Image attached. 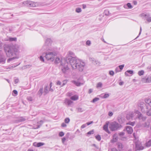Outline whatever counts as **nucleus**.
Here are the masks:
<instances>
[{"label":"nucleus","instance_id":"nucleus-1","mask_svg":"<svg viewBox=\"0 0 151 151\" xmlns=\"http://www.w3.org/2000/svg\"><path fill=\"white\" fill-rule=\"evenodd\" d=\"M45 46H43L42 49L46 51L43 53V56L47 60L53 61L57 55L56 49L55 48H45Z\"/></svg>","mask_w":151,"mask_h":151},{"label":"nucleus","instance_id":"nucleus-2","mask_svg":"<svg viewBox=\"0 0 151 151\" xmlns=\"http://www.w3.org/2000/svg\"><path fill=\"white\" fill-rule=\"evenodd\" d=\"M7 57H10L17 55L19 52V46L18 45L7 46L4 48Z\"/></svg>","mask_w":151,"mask_h":151},{"label":"nucleus","instance_id":"nucleus-3","mask_svg":"<svg viewBox=\"0 0 151 151\" xmlns=\"http://www.w3.org/2000/svg\"><path fill=\"white\" fill-rule=\"evenodd\" d=\"M73 63L70 64L71 67L73 69H77L79 71H82L84 69L85 64L83 62H82L78 59Z\"/></svg>","mask_w":151,"mask_h":151},{"label":"nucleus","instance_id":"nucleus-4","mask_svg":"<svg viewBox=\"0 0 151 151\" xmlns=\"http://www.w3.org/2000/svg\"><path fill=\"white\" fill-rule=\"evenodd\" d=\"M78 59L75 55L74 53L72 51H70L68 52V56L65 58H64V61H66L69 63L71 64V63L76 62V61Z\"/></svg>","mask_w":151,"mask_h":151},{"label":"nucleus","instance_id":"nucleus-5","mask_svg":"<svg viewBox=\"0 0 151 151\" xmlns=\"http://www.w3.org/2000/svg\"><path fill=\"white\" fill-rule=\"evenodd\" d=\"M109 128L111 131H117L120 129L122 126L116 122L110 123L109 125Z\"/></svg>","mask_w":151,"mask_h":151},{"label":"nucleus","instance_id":"nucleus-6","mask_svg":"<svg viewBox=\"0 0 151 151\" xmlns=\"http://www.w3.org/2000/svg\"><path fill=\"white\" fill-rule=\"evenodd\" d=\"M64 63H63L62 60L61 62V65L60 66V68L61 69L62 72L64 74H65L68 71L69 68L68 66V64L69 63L66 61H64V59L63 60Z\"/></svg>","mask_w":151,"mask_h":151},{"label":"nucleus","instance_id":"nucleus-7","mask_svg":"<svg viewBox=\"0 0 151 151\" xmlns=\"http://www.w3.org/2000/svg\"><path fill=\"white\" fill-rule=\"evenodd\" d=\"M136 114H137V116L139 119L144 121L146 119V117L144 116L139 111L137 110L135 111V115Z\"/></svg>","mask_w":151,"mask_h":151},{"label":"nucleus","instance_id":"nucleus-8","mask_svg":"<svg viewBox=\"0 0 151 151\" xmlns=\"http://www.w3.org/2000/svg\"><path fill=\"white\" fill-rule=\"evenodd\" d=\"M142 81L144 83H149L151 82V76H149L143 78Z\"/></svg>","mask_w":151,"mask_h":151},{"label":"nucleus","instance_id":"nucleus-9","mask_svg":"<svg viewBox=\"0 0 151 151\" xmlns=\"http://www.w3.org/2000/svg\"><path fill=\"white\" fill-rule=\"evenodd\" d=\"M135 115V112H130L127 114L126 116V118L127 120H130L133 118L134 115Z\"/></svg>","mask_w":151,"mask_h":151},{"label":"nucleus","instance_id":"nucleus-10","mask_svg":"<svg viewBox=\"0 0 151 151\" xmlns=\"http://www.w3.org/2000/svg\"><path fill=\"white\" fill-rule=\"evenodd\" d=\"M52 42V40L50 38L47 39L45 41V45L44 46H45V48L46 47H48V48H50L49 47L51 45Z\"/></svg>","mask_w":151,"mask_h":151},{"label":"nucleus","instance_id":"nucleus-11","mask_svg":"<svg viewBox=\"0 0 151 151\" xmlns=\"http://www.w3.org/2000/svg\"><path fill=\"white\" fill-rule=\"evenodd\" d=\"M146 110H145V111L143 112L146 113L147 115L148 116H151V107L146 106L145 107Z\"/></svg>","mask_w":151,"mask_h":151},{"label":"nucleus","instance_id":"nucleus-12","mask_svg":"<svg viewBox=\"0 0 151 151\" xmlns=\"http://www.w3.org/2000/svg\"><path fill=\"white\" fill-rule=\"evenodd\" d=\"M145 105H146V104L144 102H140L138 104V106L140 107L141 110L142 112L145 111L144 109V107Z\"/></svg>","mask_w":151,"mask_h":151},{"label":"nucleus","instance_id":"nucleus-13","mask_svg":"<svg viewBox=\"0 0 151 151\" xmlns=\"http://www.w3.org/2000/svg\"><path fill=\"white\" fill-rule=\"evenodd\" d=\"M30 7H35L39 6L40 5V4L37 2H35L30 1Z\"/></svg>","mask_w":151,"mask_h":151},{"label":"nucleus","instance_id":"nucleus-14","mask_svg":"<svg viewBox=\"0 0 151 151\" xmlns=\"http://www.w3.org/2000/svg\"><path fill=\"white\" fill-rule=\"evenodd\" d=\"M109 123L106 122L105 124L103 126V129L107 133L110 134V132L108 129V125Z\"/></svg>","mask_w":151,"mask_h":151},{"label":"nucleus","instance_id":"nucleus-15","mask_svg":"<svg viewBox=\"0 0 151 151\" xmlns=\"http://www.w3.org/2000/svg\"><path fill=\"white\" fill-rule=\"evenodd\" d=\"M126 130L128 133L129 134H132L133 131L132 127L129 126H127L126 127Z\"/></svg>","mask_w":151,"mask_h":151},{"label":"nucleus","instance_id":"nucleus-16","mask_svg":"<svg viewBox=\"0 0 151 151\" xmlns=\"http://www.w3.org/2000/svg\"><path fill=\"white\" fill-rule=\"evenodd\" d=\"M6 58L4 56L0 55V64H3L5 63Z\"/></svg>","mask_w":151,"mask_h":151},{"label":"nucleus","instance_id":"nucleus-17","mask_svg":"<svg viewBox=\"0 0 151 151\" xmlns=\"http://www.w3.org/2000/svg\"><path fill=\"white\" fill-rule=\"evenodd\" d=\"M72 83H73L76 86H81V85L83 84L82 83H80L79 82V79L77 80V81H71Z\"/></svg>","mask_w":151,"mask_h":151},{"label":"nucleus","instance_id":"nucleus-18","mask_svg":"<svg viewBox=\"0 0 151 151\" xmlns=\"http://www.w3.org/2000/svg\"><path fill=\"white\" fill-rule=\"evenodd\" d=\"M45 145V143L43 142H34L33 143V145L34 146L39 147L40 146H42Z\"/></svg>","mask_w":151,"mask_h":151},{"label":"nucleus","instance_id":"nucleus-19","mask_svg":"<svg viewBox=\"0 0 151 151\" xmlns=\"http://www.w3.org/2000/svg\"><path fill=\"white\" fill-rule=\"evenodd\" d=\"M73 103V101L67 99H66L65 101V103L67 104L68 106H70V105Z\"/></svg>","mask_w":151,"mask_h":151},{"label":"nucleus","instance_id":"nucleus-20","mask_svg":"<svg viewBox=\"0 0 151 151\" xmlns=\"http://www.w3.org/2000/svg\"><path fill=\"white\" fill-rule=\"evenodd\" d=\"M136 150H143L144 149V147L139 145L136 144Z\"/></svg>","mask_w":151,"mask_h":151},{"label":"nucleus","instance_id":"nucleus-21","mask_svg":"<svg viewBox=\"0 0 151 151\" xmlns=\"http://www.w3.org/2000/svg\"><path fill=\"white\" fill-rule=\"evenodd\" d=\"M30 1H24L23 2V4L24 6H27L30 7Z\"/></svg>","mask_w":151,"mask_h":151},{"label":"nucleus","instance_id":"nucleus-22","mask_svg":"<svg viewBox=\"0 0 151 151\" xmlns=\"http://www.w3.org/2000/svg\"><path fill=\"white\" fill-rule=\"evenodd\" d=\"M118 121L120 124H122L125 122V118L123 117L119 118L118 119Z\"/></svg>","mask_w":151,"mask_h":151},{"label":"nucleus","instance_id":"nucleus-23","mask_svg":"<svg viewBox=\"0 0 151 151\" xmlns=\"http://www.w3.org/2000/svg\"><path fill=\"white\" fill-rule=\"evenodd\" d=\"M70 99L72 100L76 101L78 99V96L77 95H75L71 96Z\"/></svg>","mask_w":151,"mask_h":151},{"label":"nucleus","instance_id":"nucleus-24","mask_svg":"<svg viewBox=\"0 0 151 151\" xmlns=\"http://www.w3.org/2000/svg\"><path fill=\"white\" fill-rule=\"evenodd\" d=\"M133 71L132 70H127L125 73V75L126 76H129L128 73L132 74L133 73Z\"/></svg>","mask_w":151,"mask_h":151},{"label":"nucleus","instance_id":"nucleus-25","mask_svg":"<svg viewBox=\"0 0 151 151\" xmlns=\"http://www.w3.org/2000/svg\"><path fill=\"white\" fill-rule=\"evenodd\" d=\"M48 86H45L44 90V95H45L47 94L48 92Z\"/></svg>","mask_w":151,"mask_h":151},{"label":"nucleus","instance_id":"nucleus-26","mask_svg":"<svg viewBox=\"0 0 151 151\" xmlns=\"http://www.w3.org/2000/svg\"><path fill=\"white\" fill-rule=\"evenodd\" d=\"M27 120V119L24 118L23 117H20L18 120V121L19 122H24Z\"/></svg>","mask_w":151,"mask_h":151},{"label":"nucleus","instance_id":"nucleus-27","mask_svg":"<svg viewBox=\"0 0 151 151\" xmlns=\"http://www.w3.org/2000/svg\"><path fill=\"white\" fill-rule=\"evenodd\" d=\"M43 88H40L37 93V94L39 95V96L40 97L42 95L43 93Z\"/></svg>","mask_w":151,"mask_h":151},{"label":"nucleus","instance_id":"nucleus-28","mask_svg":"<svg viewBox=\"0 0 151 151\" xmlns=\"http://www.w3.org/2000/svg\"><path fill=\"white\" fill-rule=\"evenodd\" d=\"M77 112H82L84 111V110L81 108H77L76 109Z\"/></svg>","mask_w":151,"mask_h":151},{"label":"nucleus","instance_id":"nucleus-29","mask_svg":"<svg viewBox=\"0 0 151 151\" xmlns=\"http://www.w3.org/2000/svg\"><path fill=\"white\" fill-rule=\"evenodd\" d=\"M146 146L147 147H149L151 146V139L150 140L145 144Z\"/></svg>","mask_w":151,"mask_h":151},{"label":"nucleus","instance_id":"nucleus-30","mask_svg":"<svg viewBox=\"0 0 151 151\" xmlns=\"http://www.w3.org/2000/svg\"><path fill=\"white\" fill-rule=\"evenodd\" d=\"M95 137L96 139L98 141H100L101 140V138L100 135L98 134V135H96L95 136Z\"/></svg>","mask_w":151,"mask_h":151},{"label":"nucleus","instance_id":"nucleus-31","mask_svg":"<svg viewBox=\"0 0 151 151\" xmlns=\"http://www.w3.org/2000/svg\"><path fill=\"white\" fill-rule=\"evenodd\" d=\"M9 40L10 41H16L17 38L16 37H10Z\"/></svg>","mask_w":151,"mask_h":151},{"label":"nucleus","instance_id":"nucleus-32","mask_svg":"<svg viewBox=\"0 0 151 151\" xmlns=\"http://www.w3.org/2000/svg\"><path fill=\"white\" fill-rule=\"evenodd\" d=\"M135 124V122H129L127 123L126 124L127 125H130L132 126H134V124Z\"/></svg>","mask_w":151,"mask_h":151},{"label":"nucleus","instance_id":"nucleus-33","mask_svg":"<svg viewBox=\"0 0 151 151\" xmlns=\"http://www.w3.org/2000/svg\"><path fill=\"white\" fill-rule=\"evenodd\" d=\"M145 101L146 104H149V103H150V102H151V99H146L145 100Z\"/></svg>","mask_w":151,"mask_h":151},{"label":"nucleus","instance_id":"nucleus-34","mask_svg":"<svg viewBox=\"0 0 151 151\" xmlns=\"http://www.w3.org/2000/svg\"><path fill=\"white\" fill-rule=\"evenodd\" d=\"M64 121L66 123H68L70 121V119L69 118H66L64 120Z\"/></svg>","mask_w":151,"mask_h":151},{"label":"nucleus","instance_id":"nucleus-35","mask_svg":"<svg viewBox=\"0 0 151 151\" xmlns=\"http://www.w3.org/2000/svg\"><path fill=\"white\" fill-rule=\"evenodd\" d=\"M142 16L145 17L147 20V18H148L150 16V14H142Z\"/></svg>","mask_w":151,"mask_h":151},{"label":"nucleus","instance_id":"nucleus-36","mask_svg":"<svg viewBox=\"0 0 151 151\" xmlns=\"http://www.w3.org/2000/svg\"><path fill=\"white\" fill-rule=\"evenodd\" d=\"M60 59L59 58H57L55 60V63L56 64L59 63L60 61Z\"/></svg>","mask_w":151,"mask_h":151},{"label":"nucleus","instance_id":"nucleus-37","mask_svg":"<svg viewBox=\"0 0 151 151\" xmlns=\"http://www.w3.org/2000/svg\"><path fill=\"white\" fill-rule=\"evenodd\" d=\"M15 59H18V58L17 57H14L12 58H9L8 59L7 62H9Z\"/></svg>","mask_w":151,"mask_h":151},{"label":"nucleus","instance_id":"nucleus-38","mask_svg":"<svg viewBox=\"0 0 151 151\" xmlns=\"http://www.w3.org/2000/svg\"><path fill=\"white\" fill-rule=\"evenodd\" d=\"M144 71L142 70L139 71L138 73V74L139 76L143 75L144 74Z\"/></svg>","mask_w":151,"mask_h":151},{"label":"nucleus","instance_id":"nucleus-39","mask_svg":"<svg viewBox=\"0 0 151 151\" xmlns=\"http://www.w3.org/2000/svg\"><path fill=\"white\" fill-rule=\"evenodd\" d=\"M44 56H43V53L41 56H40V60L43 62H44Z\"/></svg>","mask_w":151,"mask_h":151},{"label":"nucleus","instance_id":"nucleus-40","mask_svg":"<svg viewBox=\"0 0 151 151\" xmlns=\"http://www.w3.org/2000/svg\"><path fill=\"white\" fill-rule=\"evenodd\" d=\"M28 101H33L32 98L31 96H28L27 98Z\"/></svg>","mask_w":151,"mask_h":151},{"label":"nucleus","instance_id":"nucleus-41","mask_svg":"<svg viewBox=\"0 0 151 151\" xmlns=\"http://www.w3.org/2000/svg\"><path fill=\"white\" fill-rule=\"evenodd\" d=\"M76 11L77 13H79L81 11V9L80 8H77L76 9Z\"/></svg>","mask_w":151,"mask_h":151},{"label":"nucleus","instance_id":"nucleus-42","mask_svg":"<svg viewBox=\"0 0 151 151\" xmlns=\"http://www.w3.org/2000/svg\"><path fill=\"white\" fill-rule=\"evenodd\" d=\"M67 95L68 96L70 97L73 96V93L72 92H68L67 93Z\"/></svg>","mask_w":151,"mask_h":151},{"label":"nucleus","instance_id":"nucleus-43","mask_svg":"<svg viewBox=\"0 0 151 151\" xmlns=\"http://www.w3.org/2000/svg\"><path fill=\"white\" fill-rule=\"evenodd\" d=\"M99 100V98H95L93 99L92 100V102L93 103H94L97 101H98Z\"/></svg>","mask_w":151,"mask_h":151},{"label":"nucleus","instance_id":"nucleus-44","mask_svg":"<svg viewBox=\"0 0 151 151\" xmlns=\"http://www.w3.org/2000/svg\"><path fill=\"white\" fill-rule=\"evenodd\" d=\"M127 6L129 9H131L132 7V5L130 3H128L127 4Z\"/></svg>","mask_w":151,"mask_h":151},{"label":"nucleus","instance_id":"nucleus-45","mask_svg":"<svg viewBox=\"0 0 151 151\" xmlns=\"http://www.w3.org/2000/svg\"><path fill=\"white\" fill-rule=\"evenodd\" d=\"M118 147L119 149H122L123 148V145L122 143H119L118 144Z\"/></svg>","mask_w":151,"mask_h":151},{"label":"nucleus","instance_id":"nucleus-46","mask_svg":"<svg viewBox=\"0 0 151 151\" xmlns=\"http://www.w3.org/2000/svg\"><path fill=\"white\" fill-rule=\"evenodd\" d=\"M102 84L101 82H99L98 83L97 86V88L101 87Z\"/></svg>","mask_w":151,"mask_h":151},{"label":"nucleus","instance_id":"nucleus-47","mask_svg":"<svg viewBox=\"0 0 151 151\" xmlns=\"http://www.w3.org/2000/svg\"><path fill=\"white\" fill-rule=\"evenodd\" d=\"M94 133V131L93 130H91L88 132L87 133L88 134H93Z\"/></svg>","mask_w":151,"mask_h":151},{"label":"nucleus","instance_id":"nucleus-48","mask_svg":"<svg viewBox=\"0 0 151 151\" xmlns=\"http://www.w3.org/2000/svg\"><path fill=\"white\" fill-rule=\"evenodd\" d=\"M114 72L112 70H110L109 71V74L111 76H113L114 75Z\"/></svg>","mask_w":151,"mask_h":151},{"label":"nucleus","instance_id":"nucleus-49","mask_svg":"<svg viewBox=\"0 0 151 151\" xmlns=\"http://www.w3.org/2000/svg\"><path fill=\"white\" fill-rule=\"evenodd\" d=\"M124 64L120 65L119 66V68L120 70H122L124 67Z\"/></svg>","mask_w":151,"mask_h":151},{"label":"nucleus","instance_id":"nucleus-50","mask_svg":"<svg viewBox=\"0 0 151 151\" xmlns=\"http://www.w3.org/2000/svg\"><path fill=\"white\" fill-rule=\"evenodd\" d=\"M64 134L63 132H60L59 134V136L60 137H62L64 135Z\"/></svg>","mask_w":151,"mask_h":151},{"label":"nucleus","instance_id":"nucleus-51","mask_svg":"<svg viewBox=\"0 0 151 151\" xmlns=\"http://www.w3.org/2000/svg\"><path fill=\"white\" fill-rule=\"evenodd\" d=\"M109 96V95L108 94H105L103 96L104 98H108Z\"/></svg>","mask_w":151,"mask_h":151},{"label":"nucleus","instance_id":"nucleus-52","mask_svg":"<svg viewBox=\"0 0 151 151\" xmlns=\"http://www.w3.org/2000/svg\"><path fill=\"white\" fill-rule=\"evenodd\" d=\"M86 123L83 124L81 127V128L83 129L86 127L87 126Z\"/></svg>","mask_w":151,"mask_h":151},{"label":"nucleus","instance_id":"nucleus-53","mask_svg":"<svg viewBox=\"0 0 151 151\" xmlns=\"http://www.w3.org/2000/svg\"><path fill=\"white\" fill-rule=\"evenodd\" d=\"M13 92L15 94V95H14V96H15L16 95H17L18 94V92L16 90H14L13 91Z\"/></svg>","mask_w":151,"mask_h":151},{"label":"nucleus","instance_id":"nucleus-54","mask_svg":"<svg viewBox=\"0 0 151 151\" xmlns=\"http://www.w3.org/2000/svg\"><path fill=\"white\" fill-rule=\"evenodd\" d=\"M115 71L116 73L121 71L120 70H119V68L118 67L116 68L115 69Z\"/></svg>","mask_w":151,"mask_h":151},{"label":"nucleus","instance_id":"nucleus-55","mask_svg":"<svg viewBox=\"0 0 151 151\" xmlns=\"http://www.w3.org/2000/svg\"><path fill=\"white\" fill-rule=\"evenodd\" d=\"M142 28L141 27H140V31H139V35H138L136 37V39H137V38L138 37H139V36L141 34V32H142Z\"/></svg>","mask_w":151,"mask_h":151},{"label":"nucleus","instance_id":"nucleus-56","mask_svg":"<svg viewBox=\"0 0 151 151\" xmlns=\"http://www.w3.org/2000/svg\"><path fill=\"white\" fill-rule=\"evenodd\" d=\"M61 126L62 127H66L67 125L64 123H63L62 124Z\"/></svg>","mask_w":151,"mask_h":151},{"label":"nucleus","instance_id":"nucleus-57","mask_svg":"<svg viewBox=\"0 0 151 151\" xmlns=\"http://www.w3.org/2000/svg\"><path fill=\"white\" fill-rule=\"evenodd\" d=\"M105 15H109V12L107 10H105L104 11Z\"/></svg>","mask_w":151,"mask_h":151},{"label":"nucleus","instance_id":"nucleus-58","mask_svg":"<svg viewBox=\"0 0 151 151\" xmlns=\"http://www.w3.org/2000/svg\"><path fill=\"white\" fill-rule=\"evenodd\" d=\"M147 21L149 22H151V17H149L148 18H147Z\"/></svg>","mask_w":151,"mask_h":151},{"label":"nucleus","instance_id":"nucleus-59","mask_svg":"<svg viewBox=\"0 0 151 151\" xmlns=\"http://www.w3.org/2000/svg\"><path fill=\"white\" fill-rule=\"evenodd\" d=\"M86 45H89L91 44V42L90 41L87 40L86 43Z\"/></svg>","mask_w":151,"mask_h":151},{"label":"nucleus","instance_id":"nucleus-60","mask_svg":"<svg viewBox=\"0 0 151 151\" xmlns=\"http://www.w3.org/2000/svg\"><path fill=\"white\" fill-rule=\"evenodd\" d=\"M63 82V83L62 84V86H64L67 83V81L66 80L64 81Z\"/></svg>","mask_w":151,"mask_h":151},{"label":"nucleus","instance_id":"nucleus-61","mask_svg":"<svg viewBox=\"0 0 151 151\" xmlns=\"http://www.w3.org/2000/svg\"><path fill=\"white\" fill-rule=\"evenodd\" d=\"M61 84V82L59 81H57L56 82V85H60Z\"/></svg>","mask_w":151,"mask_h":151},{"label":"nucleus","instance_id":"nucleus-62","mask_svg":"<svg viewBox=\"0 0 151 151\" xmlns=\"http://www.w3.org/2000/svg\"><path fill=\"white\" fill-rule=\"evenodd\" d=\"M93 121H90V122H88L86 124H87V125L88 126L93 123Z\"/></svg>","mask_w":151,"mask_h":151},{"label":"nucleus","instance_id":"nucleus-63","mask_svg":"<svg viewBox=\"0 0 151 151\" xmlns=\"http://www.w3.org/2000/svg\"><path fill=\"white\" fill-rule=\"evenodd\" d=\"M96 149L95 150L96 151H100V148L98 146H97V147H96Z\"/></svg>","mask_w":151,"mask_h":151},{"label":"nucleus","instance_id":"nucleus-64","mask_svg":"<svg viewBox=\"0 0 151 151\" xmlns=\"http://www.w3.org/2000/svg\"><path fill=\"white\" fill-rule=\"evenodd\" d=\"M111 151H118L115 148H113L111 149Z\"/></svg>","mask_w":151,"mask_h":151}]
</instances>
